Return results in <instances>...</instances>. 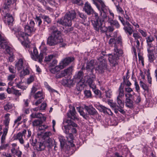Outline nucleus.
<instances>
[{"mask_svg": "<svg viewBox=\"0 0 157 157\" xmlns=\"http://www.w3.org/2000/svg\"><path fill=\"white\" fill-rule=\"evenodd\" d=\"M52 135V133L50 132H46L43 135L42 138L44 140L50 138L49 136H51Z\"/></svg>", "mask_w": 157, "mask_h": 157, "instance_id": "c03bdc74", "label": "nucleus"}, {"mask_svg": "<svg viewBox=\"0 0 157 157\" xmlns=\"http://www.w3.org/2000/svg\"><path fill=\"white\" fill-rule=\"evenodd\" d=\"M122 98L117 97V103L118 105V106L120 107H123L124 106V105L123 102H122V101L121 99Z\"/></svg>", "mask_w": 157, "mask_h": 157, "instance_id": "de8ad7c7", "label": "nucleus"}, {"mask_svg": "<svg viewBox=\"0 0 157 157\" xmlns=\"http://www.w3.org/2000/svg\"><path fill=\"white\" fill-rule=\"evenodd\" d=\"M12 3L11 0H5V2L3 6L4 10H7L10 7Z\"/></svg>", "mask_w": 157, "mask_h": 157, "instance_id": "473e14b6", "label": "nucleus"}, {"mask_svg": "<svg viewBox=\"0 0 157 157\" xmlns=\"http://www.w3.org/2000/svg\"><path fill=\"white\" fill-rule=\"evenodd\" d=\"M116 8L117 10L118 13H121L122 14L124 13V11L123 10L122 8L120 6L119 4L116 5Z\"/></svg>", "mask_w": 157, "mask_h": 157, "instance_id": "864d4df0", "label": "nucleus"}, {"mask_svg": "<svg viewBox=\"0 0 157 157\" xmlns=\"http://www.w3.org/2000/svg\"><path fill=\"white\" fill-rule=\"evenodd\" d=\"M0 47L2 49H5L8 45V43L4 39L3 41H1L0 42Z\"/></svg>", "mask_w": 157, "mask_h": 157, "instance_id": "a18cd8bd", "label": "nucleus"}, {"mask_svg": "<svg viewBox=\"0 0 157 157\" xmlns=\"http://www.w3.org/2000/svg\"><path fill=\"white\" fill-rule=\"evenodd\" d=\"M112 92L110 90H109L105 92V95L107 98H110L112 95Z\"/></svg>", "mask_w": 157, "mask_h": 157, "instance_id": "680f3d73", "label": "nucleus"}, {"mask_svg": "<svg viewBox=\"0 0 157 157\" xmlns=\"http://www.w3.org/2000/svg\"><path fill=\"white\" fill-rule=\"evenodd\" d=\"M147 50L148 52L147 56L149 61L151 63L155 59L156 57L153 53H152L153 50H151V48L149 49V51L148 50Z\"/></svg>", "mask_w": 157, "mask_h": 157, "instance_id": "b1692460", "label": "nucleus"}, {"mask_svg": "<svg viewBox=\"0 0 157 157\" xmlns=\"http://www.w3.org/2000/svg\"><path fill=\"white\" fill-rule=\"evenodd\" d=\"M104 19L102 17L100 16L99 20H94L92 21V24L94 29L97 31H99L101 26H102V22L104 21Z\"/></svg>", "mask_w": 157, "mask_h": 157, "instance_id": "9b49d317", "label": "nucleus"}, {"mask_svg": "<svg viewBox=\"0 0 157 157\" xmlns=\"http://www.w3.org/2000/svg\"><path fill=\"white\" fill-rule=\"evenodd\" d=\"M84 93L85 96L87 97V98H90L91 96V91L89 90H86L84 91Z\"/></svg>", "mask_w": 157, "mask_h": 157, "instance_id": "4d7b16f0", "label": "nucleus"}, {"mask_svg": "<svg viewBox=\"0 0 157 157\" xmlns=\"http://www.w3.org/2000/svg\"><path fill=\"white\" fill-rule=\"evenodd\" d=\"M126 106L129 108H132L133 106V102L130 99L126 98L125 101Z\"/></svg>", "mask_w": 157, "mask_h": 157, "instance_id": "c9c22d12", "label": "nucleus"}, {"mask_svg": "<svg viewBox=\"0 0 157 157\" xmlns=\"http://www.w3.org/2000/svg\"><path fill=\"white\" fill-rule=\"evenodd\" d=\"M109 22L110 23L111 25H113L117 29L120 27V25L118 21L116 20H113L109 18L108 20Z\"/></svg>", "mask_w": 157, "mask_h": 157, "instance_id": "c756f323", "label": "nucleus"}, {"mask_svg": "<svg viewBox=\"0 0 157 157\" xmlns=\"http://www.w3.org/2000/svg\"><path fill=\"white\" fill-rule=\"evenodd\" d=\"M109 44L111 46L114 47L113 55L118 57L122 56L123 52L122 50V42L121 36H119L116 39L110 38Z\"/></svg>", "mask_w": 157, "mask_h": 157, "instance_id": "f257e3e1", "label": "nucleus"}, {"mask_svg": "<svg viewBox=\"0 0 157 157\" xmlns=\"http://www.w3.org/2000/svg\"><path fill=\"white\" fill-rule=\"evenodd\" d=\"M122 83H121L118 90V95L117 97L122 98L124 96V87L122 86Z\"/></svg>", "mask_w": 157, "mask_h": 157, "instance_id": "72a5a7b5", "label": "nucleus"}, {"mask_svg": "<svg viewBox=\"0 0 157 157\" xmlns=\"http://www.w3.org/2000/svg\"><path fill=\"white\" fill-rule=\"evenodd\" d=\"M69 127L67 125L64 126L62 127V129L64 130V132L67 135L69 134Z\"/></svg>", "mask_w": 157, "mask_h": 157, "instance_id": "6e6d98bb", "label": "nucleus"}, {"mask_svg": "<svg viewBox=\"0 0 157 157\" xmlns=\"http://www.w3.org/2000/svg\"><path fill=\"white\" fill-rule=\"evenodd\" d=\"M84 108L90 115L94 116L97 113L95 109L92 105H85Z\"/></svg>", "mask_w": 157, "mask_h": 157, "instance_id": "f3484780", "label": "nucleus"}, {"mask_svg": "<svg viewBox=\"0 0 157 157\" xmlns=\"http://www.w3.org/2000/svg\"><path fill=\"white\" fill-rule=\"evenodd\" d=\"M55 55H48V56L45 57L44 61L46 62H49L54 57H55Z\"/></svg>", "mask_w": 157, "mask_h": 157, "instance_id": "09e8293b", "label": "nucleus"}, {"mask_svg": "<svg viewBox=\"0 0 157 157\" xmlns=\"http://www.w3.org/2000/svg\"><path fill=\"white\" fill-rule=\"evenodd\" d=\"M21 119L22 117L21 116H20L18 117L14 121V124H15L17 123V126L19 125V124H20L19 122L21 120Z\"/></svg>", "mask_w": 157, "mask_h": 157, "instance_id": "774afa93", "label": "nucleus"}, {"mask_svg": "<svg viewBox=\"0 0 157 157\" xmlns=\"http://www.w3.org/2000/svg\"><path fill=\"white\" fill-rule=\"evenodd\" d=\"M83 9L88 15L93 14L94 12V10L90 4L87 2H86L85 4Z\"/></svg>", "mask_w": 157, "mask_h": 157, "instance_id": "dca6fc26", "label": "nucleus"}, {"mask_svg": "<svg viewBox=\"0 0 157 157\" xmlns=\"http://www.w3.org/2000/svg\"><path fill=\"white\" fill-rule=\"evenodd\" d=\"M59 139L60 143L61 146L63 147L65 144V140L62 137H59Z\"/></svg>", "mask_w": 157, "mask_h": 157, "instance_id": "052dcab7", "label": "nucleus"}, {"mask_svg": "<svg viewBox=\"0 0 157 157\" xmlns=\"http://www.w3.org/2000/svg\"><path fill=\"white\" fill-rule=\"evenodd\" d=\"M141 98L139 95H136L134 97V100L136 103H138L141 101Z\"/></svg>", "mask_w": 157, "mask_h": 157, "instance_id": "13d9d810", "label": "nucleus"}, {"mask_svg": "<svg viewBox=\"0 0 157 157\" xmlns=\"http://www.w3.org/2000/svg\"><path fill=\"white\" fill-rule=\"evenodd\" d=\"M59 66V64L57 66H56L54 68H52L50 70V71L51 73H55L56 72H57L59 71L60 69H62Z\"/></svg>", "mask_w": 157, "mask_h": 157, "instance_id": "a19ab883", "label": "nucleus"}, {"mask_svg": "<svg viewBox=\"0 0 157 157\" xmlns=\"http://www.w3.org/2000/svg\"><path fill=\"white\" fill-rule=\"evenodd\" d=\"M98 66L96 67L95 70L99 73H102L107 68V63L106 59L103 57H99L98 59Z\"/></svg>", "mask_w": 157, "mask_h": 157, "instance_id": "39448f33", "label": "nucleus"}, {"mask_svg": "<svg viewBox=\"0 0 157 157\" xmlns=\"http://www.w3.org/2000/svg\"><path fill=\"white\" fill-rule=\"evenodd\" d=\"M74 59L73 57H68L62 59L59 63V66L61 69H63L68 65Z\"/></svg>", "mask_w": 157, "mask_h": 157, "instance_id": "9d476101", "label": "nucleus"}, {"mask_svg": "<svg viewBox=\"0 0 157 157\" xmlns=\"http://www.w3.org/2000/svg\"><path fill=\"white\" fill-rule=\"evenodd\" d=\"M94 3L95 5L98 10L100 11V16L102 17L103 19L106 18V12L108 7L105 5L102 0H93Z\"/></svg>", "mask_w": 157, "mask_h": 157, "instance_id": "7ed1b4c3", "label": "nucleus"}, {"mask_svg": "<svg viewBox=\"0 0 157 157\" xmlns=\"http://www.w3.org/2000/svg\"><path fill=\"white\" fill-rule=\"evenodd\" d=\"M83 76V73L82 71H79L76 73L74 76V79L76 82H78L79 81H82Z\"/></svg>", "mask_w": 157, "mask_h": 157, "instance_id": "6ab92c4d", "label": "nucleus"}, {"mask_svg": "<svg viewBox=\"0 0 157 157\" xmlns=\"http://www.w3.org/2000/svg\"><path fill=\"white\" fill-rule=\"evenodd\" d=\"M35 23L34 21L30 20L29 23L27 24L25 26L24 29L25 31L27 34L30 35L34 33L36 30V28L34 27Z\"/></svg>", "mask_w": 157, "mask_h": 157, "instance_id": "6e6552de", "label": "nucleus"}, {"mask_svg": "<svg viewBox=\"0 0 157 157\" xmlns=\"http://www.w3.org/2000/svg\"><path fill=\"white\" fill-rule=\"evenodd\" d=\"M66 137L69 142L70 143H72L74 137L73 136L72 133H71L67 134L66 136Z\"/></svg>", "mask_w": 157, "mask_h": 157, "instance_id": "49530a36", "label": "nucleus"}, {"mask_svg": "<svg viewBox=\"0 0 157 157\" xmlns=\"http://www.w3.org/2000/svg\"><path fill=\"white\" fill-rule=\"evenodd\" d=\"M84 82V80H82L77 82V88L78 91L82 90L83 89L85 85Z\"/></svg>", "mask_w": 157, "mask_h": 157, "instance_id": "cd10ccee", "label": "nucleus"}, {"mask_svg": "<svg viewBox=\"0 0 157 157\" xmlns=\"http://www.w3.org/2000/svg\"><path fill=\"white\" fill-rule=\"evenodd\" d=\"M24 63L23 59L22 58L20 59L15 65L16 69H17L18 71L21 70L23 67Z\"/></svg>", "mask_w": 157, "mask_h": 157, "instance_id": "4be33fe9", "label": "nucleus"}, {"mask_svg": "<svg viewBox=\"0 0 157 157\" xmlns=\"http://www.w3.org/2000/svg\"><path fill=\"white\" fill-rule=\"evenodd\" d=\"M8 69L10 72L11 73H15L16 71L15 69H14L13 66L12 65L9 66Z\"/></svg>", "mask_w": 157, "mask_h": 157, "instance_id": "bf43d9fd", "label": "nucleus"}, {"mask_svg": "<svg viewBox=\"0 0 157 157\" xmlns=\"http://www.w3.org/2000/svg\"><path fill=\"white\" fill-rule=\"evenodd\" d=\"M57 22L58 23L66 27L67 26L70 27L69 28L65 29L64 31V33H67L73 30L72 28L71 27L72 25V21L67 18L65 15L63 18H62L57 21Z\"/></svg>", "mask_w": 157, "mask_h": 157, "instance_id": "0eeeda50", "label": "nucleus"}, {"mask_svg": "<svg viewBox=\"0 0 157 157\" xmlns=\"http://www.w3.org/2000/svg\"><path fill=\"white\" fill-rule=\"evenodd\" d=\"M30 116L31 118H41L43 117V114L40 113H33L31 114Z\"/></svg>", "mask_w": 157, "mask_h": 157, "instance_id": "e433bc0d", "label": "nucleus"}, {"mask_svg": "<svg viewBox=\"0 0 157 157\" xmlns=\"http://www.w3.org/2000/svg\"><path fill=\"white\" fill-rule=\"evenodd\" d=\"M101 30V31L102 33H105L106 32H107V28L105 27V26L103 25V24L102 25V26H101L100 29Z\"/></svg>", "mask_w": 157, "mask_h": 157, "instance_id": "0e129e2a", "label": "nucleus"}, {"mask_svg": "<svg viewBox=\"0 0 157 157\" xmlns=\"http://www.w3.org/2000/svg\"><path fill=\"white\" fill-rule=\"evenodd\" d=\"M146 40L147 44V50L149 51V49L151 48L154 46L152 42L154 40V38L152 36L150 35L146 38Z\"/></svg>", "mask_w": 157, "mask_h": 157, "instance_id": "4468645a", "label": "nucleus"}, {"mask_svg": "<svg viewBox=\"0 0 157 157\" xmlns=\"http://www.w3.org/2000/svg\"><path fill=\"white\" fill-rule=\"evenodd\" d=\"M10 114L9 113L6 114L5 116V120L3 121L5 127H9V125L10 123Z\"/></svg>", "mask_w": 157, "mask_h": 157, "instance_id": "bb28decb", "label": "nucleus"}, {"mask_svg": "<svg viewBox=\"0 0 157 157\" xmlns=\"http://www.w3.org/2000/svg\"><path fill=\"white\" fill-rule=\"evenodd\" d=\"M70 108L69 111L67 113L68 117L73 120L77 119L78 118L76 115L75 107L71 105L70 106Z\"/></svg>", "mask_w": 157, "mask_h": 157, "instance_id": "ddd939ff", "label": "nucleus"}, {"mask_svg": "<svg viewBox=\"0 0 157 157\" xmlns=\"http://www.w3.org/2000/svg\"><path fill=\"white\" fill-rule=\"evenodd\" d=\"M94 61L92 60L87 63L86 68L88 71H89L90 72H92L94 67Z\"/></svg>", "mask_w": 157, "mask_h": 157, "instance_id": "412c9836", "label": "nucleus"}, {"mask_svg": "<svg viewBox=\"0 0 157 157\" xmlns=\"http://www.w3.org/2000/svg\"><path fill=\"white\" fill-rule=\"evenodd\" d=\"M63 41L60 31L51 33L50 36L47 38V44L50 46H54Z\"/></svg>", "mask_w": 157, "mask_h": 157, "instance_id": "f03ea898", "label": "nucleus"}, {"mask_svg": "<svg viewBox=\"0 0 157 157\" xmlns=\"http://www.w3.org/2000/svg\"><path fill=\"white\" fill-rule=\"evenodd\" d=\"M123 84H125L126 86H127L128 87L130 86L131 85V83L128 80H126V82L125 81V79L124 77L123 79Z\"/></svg>", "mask_w": 157, "mask_h": 157, "instance_id": "e2e57ef3", "label": "nucleus"}, {"mask_svg": "<svg viewBox=\"0 0 157 157\" xmlns=\"http://www.w3.org/2000/svg\"><path fill=\"white\" fill-rule=\"evenodd\" d=\"M44 20V21L47 22L48 24H49L51 22V19L48 16L46 15H43L42 16Z\"/></svg>", "mask_w": 157, "mask_h": 157, "instance_id": "603ef678", "label": "nucleus"}, {"mask_svg": "<svg viewBox=\"0 0 157 157\" xmlns=\"http://www.w3.org/2000/svg\"><path fill=\"white\" fill-rule=\"evenodd\" d=\"M76 82L75 81V80L73 79H66L63 82V84L64 85H67L68 86L69 85H73L75 83H76Z\"/></svg>", "mask_w": 157, "mask_h": 157, "instance_id": "c85d7f7f", "label": "nucleus"}, {"mask_svg": "<svg viewBox=\"0 0 157 157\" xmlns=\"http://www.w3.org/2000/svg\"><path fill=\"white\" fill-rule=\"evenodd\" d=\"M76 13L74 10H72L66 13L65 16L72 21L76 18Z\"/></svg>", "mask_w": 157, "mask_h": 157, "instance_id": "5701e85b", "label": "nucleus"}, {"mask_svg": "<svg viewBox=\"0 0 157 157\" xmlns=\"http://www.w3.org/2000/svg\"><path fill=\"white\" fill-rule=\"evenodd\" d=\"M119 57L114 55L109 54V60L111 66L113 67H115L118 64Z\"/></svg>", "mask_w": 157, "mask_h": 157, "instance_id": "f8f14e48", "label": "nucleus"}, {"mask_svg": "<svg viewBox=\"0 0 157 157\" xmlns=\"http://www.w3.org/2000/svg\"><path fill=\"white\" fill-rule=\"evenodd\" d=\"M44 140V143L45 147L46 146L49 148H52L55 143V140L51 138H48Z\"/></svg>", "mask_w": 157, "mask_h": 157, "instance_id": "aec40b11", "label": "nucleus"}, {"mask_svg": "<svg viewBox=\"0 0 157 157\" xmlns=\"http://www.w3.org/2000/svg\"><path fill=\"white\" fill-rule=\"evenodd\" d=\"M133 36L135 38V40H141L142 39V37L140 36L138 33H134L133 34Z\"/></svg>", "mask_w": 157, "mask_h": 157, "instance_id": "5fc2aeb1", "label": "nucleus"}, {"mask_svg": "<svg viewBox=\"0 0 157 157\" xmlns=\"http://www.w3.org/2000/svg\"><path fill=\"white\" fill-rule=\"evenodd\" d=\"M72 70V67H70L67 68L61 71L60 73L57 74L56 76V78H59L67 75H69L71 74Z\"/></svg>", "mask_w": 157, "mask_h": 157, "instance_id": "1a4fd4ad", "label": "nucleus"}, {"mask_svg": "<svg viewBox=\"0 0 157 157\" xmlns=\"http://www.w3.org/2000/svg\"><path fill=\"white\" fill-rule=\"evenodd\" d=\"M39 1L42 4L46 10L49 11H51L52 10V8L47 5V2L45 0H40Z\"/></svg>", "mask_w": 157, "mask_h": 157, "instance_id": "79ce46f5", "label": "nucleus"}, {"mask_svg": "<svg viewBox=\"0 0 157 157\" xmlns=\"http://www.w3.org/2000/svg\"><path fill=\"white\" fill-rule=\"evenodd\" d=\"M97 109H98L101 112H103L105 114H108L109 115H112L113 113L111 110L102 105H100L97 107Z\"/></svg>", "mask_w": 157, "mask_h": 157, "instance_id": "a211bd4d", "label": "nucleus"}, {"mask_svg": "<svg viewBox=\"0 0 157 157\" xmlns=\"http://www.w3.org/2000/svg\"><path fill=\"white\" fill-rule=\"evenodd\" d=\"M48 128V126L46 125H42L39 126L38 129L39 131L45 130Z\"/></svg>", "mask_w": 157, "mask_h": 157, "instance_id": "69168bd1", "label": "nucleus"}, {"mask_svg": "<svg viewBox=\"0 0 157 157\" xmlns=\"http://www.w3.org/2000/svg\"><path fill=\"white\" fill-rule=\"evenodd\" d=\"M45 148V145L43 143L40 142H38L35 147L37 151H41L44 150Z\"/></svg>", "mask_w": 157, "mask_h": 157, "instance_id": "393cba45", "label": "nucleus"}, {"mask_svg": "<svg viewBox=\"0 0 157 157\" xmlns=\"http://www.w3.org/2000/svg\"><path fill=\"white\" fill-rule=\"evenodd\" d=\"M13 30L14 31V34L18 39L21 40V43L26 40L28 36H29V35L26 33L23 32L20 27H16Z\"/></svg>", "mask_w": 157, "mask_h": 157, "instance_id": "423d86ee", "label": "nucleus"}, {"mask_svg": "<svg viewBox=\"0 0 157 157\" xmlns=\"http://www.w3.org/2000/svg\"><path fill=\"white\" fill-rule=\"evenodd\" d=\"M77 13L80 17L82 19V20L85 21L87 18L86 15L79 11Z\"/></svg>", "mask_w": 157, "mask_h": 157, "instance_id": "8fccbe9b", "label": "nucleus"}, {"mask_svg": "<svg viewBox=\"0 0 157 157\" xmlns=\"http://www.w3.org/2000/svg\"><path fill=\"white\" fill-rule=\"evenodd\" d=\"M140 86L145 91L148 92V86L147 84L143 82L142 81H140Z\"/></svg>", "mask_w": 157, "mask_h": 157, "instance_id": "4c0bfd02", "label": "nucleus"}, {"mask_svg": "<svg viewBox=\"0 0 157 157\" xmlns=\"http://www.w3.org/2000/svg\"><path fill=\"white\" fill-rule=\"evenodd\" d=\"M12 108V105L11 103L9 102L6 104L4 106V109L6 111L11 109Z\"/></svg>", "mask_w": 157, "mask_h": 157, "instance_id": "3c124183", "label": "nucleus"}, {"mask_svg": "<svg viewBox=\"0 0 157 157\" xmlns=\"http://www.w3.org/2000/svg\"><path fill=\"white\" fill-rule=\"evenodd\" d=\"M43 122L42 120H35L33 122V126H40V125L42 124Z\"/></svg>", "mask_w": 157, "mask_h": 157, "instance_id": "58836bf2", "label": "nucleus"}, {"mask_svg": "<svg viewBox=\"0 0 157 157\" xmlns=\"http://www.w3.org/2000/svg\"><path fill=\"white\" fill-rule=\"evenodd\" d=\"M77 109L79 113L85 119H87L88 118L87 115L83 112V109L81 107H77Z\"/></svg>", "mask_w": 157, "mask_h": 157, "instance_id": "f704fd0d", "label": "nucleus"}, {"mask_svg": "<svg viewBox=\"0 0 157 157\" xmlns=\"http://www.w3.org/2000/svg\"><path fill=\"white\" fill-rule=\"evenodd\" d=\"M29 73V68L27 67L25 69H23V70L20 72V76L21 77H23Z\"/></svg>", "mask_w": 157, "mask_h": 157, "instance_id": "2f4dec72", "label": "nucleus"}, {"mask_svg": "<svg viewBox=\"0 0 157 157\" xmlns=\"http://www.w3.org/2000/svg\"><path fill=\"white\" fill-rule=\"evenodd\" d=\"M66 123H67V126L69 127L70 126H72L73 127H77L78 125L77 124L72 121L71 120L67 119L65 121Z\"/></svg>", "mask_w": 157, "mask_h": 157, "instance_id": "ea45409f", "label": "nucleus"}, {"mask_svg": "<svg viewBox=\"0 0 157 157\" xmlns=\"http://www.w3.org/2000/svg\"><path fill=\"white\" fill-rule=\"evenodd\" d=\"M22 134L21 132H19L18 133L15 137V140H19L20 143L21 144H23L24 141L23 139Z\"/></svg>", "mask_w": 157, "mask_h": 157, "instance_id": "a878e982", "label": "nucleus"}, {"mask_svg": "<svg viewBox=\"0 0 157 157\" xmlns=\"http://www.w3.org/2000/svg\"><path fill=\"white\" fill-rule=\"evenodd\" d=\"M43 94L42 91H39L34 94L33 97L35 99H37L39 98H42L43 97Z\"/></svg>", "mask_w": 157, "mask_h": 157, "instance_id": "37998d69", "label": "nucleus"}, {"mask_svg": "<svg viewBox=\"0 0 157 157\" xmlns=\"http://www.w3.org/2000/svg\"><path fill=\"white\" fill-rule=\"evenodd\" d=\"M3 20L5 23H7L9 25H11L13 21V18L12 15L8 13L4 16Z\"/></svg>", "mask_w": 157, "mask_h": 157, "instance_id": "2eb2a0df", "label": "nucleus"}, {"mask_svg": "<svg viewBox=\"0 0 157 157\" xmlns=\"http://www.w3.org/2000/svg\"><path fill=\"white\" fill-rule=\"evenodd\" d=\"M29 52L31 58L35 61H38L40 63H41L44 57L46 55L44 51V52L41 51L40 55H39L37 50L35 47L33 48V51L32 50L31 51H29Z\"/></svg>", "mask_w": 157, "mask_h": 157, "instance_id": "20e7f679", "label": "nucleus"}, {"mask_svg": "<svg viewBox=\"0 0 157 157\" xmlns=\"http://www.w3.org/2000/svg\"><path fill=\"white\" fill-rule=\"evenodd\" d=\"M132 28L131 25L124 27L123 29L126 33H128L129 35H131L133 32Z\"/></svg>", "mask_w": 157, "mask_h": 157, "instance_id": "7c9ffc66", "label": "nucleus"}, {"mask_svg": "<svg viewBox=\"0 0 157 157\" xmlns=\"http://www.w3.org/2000/svg\"><path fill=\"white\" fill-rule=\"evenodd\" d=\"M7 95L4 93H0V100H2L7 98Z\"/></svg>", "mask_w": 157, "mask_h": 157, "instance_id": "338daca9", "label": "nucleus"}]
</instances>
